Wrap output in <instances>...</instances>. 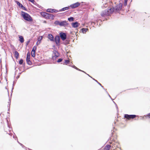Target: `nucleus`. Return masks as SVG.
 <instances>
[{"label": "nucleus", "mask_w": 150, "mask_h": 150, "mask_svg": "<svg viewBox=\"0 0 150 150\" xmlns=\"http://www.w3.org/2000/svg\"><path fill=\"white\" fill-rule=\"evenodd\" d=\"M69 9V7H65L63 8H62V9L60 10L59 11H64L66 10H68Z\"/></svg>", "instance_id": "19"}, {"label": "nucleus", "mask_w": 150, "mask_h": 150, "mask_svg": "<svg viewBox=\"0 0 150 150\" xmlns=\"http://www.w3.org/2000/svg\"><path fill=\"white\" fill-rule=\"evenodd\" d=\"M122 4L121 3H119L117 4L115 8L114 12L115 13H117L119 12L122 9Z\"/></svg>", "instance_id": "3"}, {"label": "nucleus", "mask_w": 150, "mask_h": 150, "mask_svg": "<svg viewBox=\"0 0 150 150\" xmlns=\"http://www.w3.org/2000/svg\"><path fill=\"white\" fill-rule=\"evenodd\" d=\"M58 11H59L58 10H56V9H53V10H52V13L53 12L57 13V12H58Z\"/></svg>", "instance_id": "30"}, {"label": "nucleus", "mask_w": 150, "mask_h": 150, "mask_svg": "<svg viewBox=\"0 0 150 150\" xmlns=\"http://www.w3.org/2000/svg\"><path fill=\"white\" fill-rule=\"evenodd\" d=\"M42 39V36H40L38 38V42H37V44H38V42H39V44H40V41Z\"/></svg>", "instance_id": "20"}, {"label": "nucleus", "mask_w": 150, "mask_h": 150, "mask_svg": "<svg viewBox=\"0 0 150 150\" xmlns=\"http://www.w3.org/2000/svg\"><path fill=\"white\" fill-rule=\"evenodd\" d=\"M35 51H32V52H31V54L32 56L33 57H35Z\"/></svg>", "instance_id": "21"}, {"label": "nucleus", "mask_w": 150, "mask_h": 150, "mask_svg": "<svg viewBox=\"0 0 150 150\" xmlns=\"http://www.w3.org/2000/svg\"><path fill=\"white\" fill-rule=\"evenodd\" d=\"M53 9H51V8H49L47 10V11L48 12L50 13H52V10Z\"/></svg>", "instance_id": "25"}, {"label": "nucleus", "mask_w": 150, "mask_h": 150, "mask_svg": "<svg viewBox=\"0 0 150 150\" xmlns=\"http://www.w3.org/2000/svg\"><path fill=\"white\" fill-rule=\"evenodd\" d=\"M26 61L28 65H31L32 64V62L30 61V53L29 52H28L27 54Z\"/></svg>", "instance_id": "5"}, {"label": "nucleus", "mask_w": 150, "mask_h": 150, "mask_svg": "<svg viewBox=\"0 0 150 150\" xmlns=\"http://www.w3.org/2000/svg\"><path fill=\"white\" fill-rule=\"evenodd\" d=\"M21 8L22 9H23L24 10H26V8H25V7L24 6H23V5H22V6L21 7Z\"/></svg>", "instance_id": "31"}, {"label": "nucleus", "mask_w": 150, "mask_h": 150, "mask_svg": "<svg viewBox=\"0 0 150 150\" xmlns=\"http://www.w3.org/2000/svg\"><path fill=\"white\" fill-rule=\"evenodd\" d=\"M41 15L45 18L48 19L53 20L54 17V16L53 15L45 12H41Z\"/></svg>", "instance_id": "2"}, {"label": "nucleus", "mask_w": 150, "mask_h": 150, "mask_svg": "<svg viewBox=\"0 0 150 150\" xmlns=\"http://www.w3.org/2000/svg\"><path fill=\"white\" fill-rule=\"evenodd\" d=\"M68 25L67 21H65L60 22V25L61 26H65Z\"/></svg>", "instance_id": "11"}, {"label": "nucleus", "mask_w": 150, "mask_h": 150, "mask_svg": "<svg viewBox=\"0 0 150 150\" xmlns=\"http://www.w3.org/2000/svg\"><path fill=\"white\" fill-rule=\"evenodd\" d=\"M23 62V60L22 59H21L19 61V64H22Z\"/></svg>", "instance_id": "28"}, {"label": "nucleus", "mask_w": 150, "mask_h": 150, "mask_svg": "<svg viewBox=\"0 0 150 150\" xmlns=\"http://www.w3.org/2000/svg\"><path fill=\"white\" fill-rule=\"evenodd\" d=\"M21 16L25 20L28 22H32L33 21L32 18L29 14L25 12L21 11Z\"/></svg>", "instance_id": "1"}, {"label": "nucleus", "mask_w": 150, "mask_h": 150, "mask_svg": "<svg viewBox=\"0 0 150 150\" xmlns=\"http://www.w3.org/2000/svg\"><path fill=\"white\" fill-rule=\"evenodd\" d=\"M81 5V3L77 2L71 5L69 7L72 8H77Z\"/></svg>", "instance_id": "6"}, {"label": "nucleus", "mask_w": 150, "mask_h": 150, "mask_svg": "<svg viewBox=\"0 0 150 150\" xmlns=\"http://www.w3.org/2000/svg\"><path fill=\"white\" fill-rule=\"evenodd\" d=\"M48 38L51 41L54 40V37L51 34H50L48 35Z\"/></svg>", "instance_id": "14"}, {"label": "nucleus", "mask_w": 150, "mask_h": 150, "mask_svg": "<svg viewBox=\"0 0 150 150\" xmlns=\"http://www.w3.org/2000/svg\"><path fill=\"white\" fill-rule=\"evenodd\" d=\"M114 8H111L108 10H107L109 12V15H110L113 12H114Z\"/></svg>", "instance_id": "12"}, {"label": "nucleus", "mask_w": 150, "mask_h": 150, "mask_svg": "<svg viewBox=\"0 0 150 150\" xmlns=\"http://www.w3.org/2000/svg\"><path fill=\"white\" fill-rule=\"evenodd\" d=\"M60 22H59V21H56L54 22V23L56 25H60Z\"/></svg>", "instance_id": "24"}, {"label": "nucleus", "mask_w": 150, "mask_h": 150, "mask_svg": "<svg viewBox=\"0 0 150 150\" xmlns=\"http://www.w3.org/2000/svg\"><path fill=\"white\" fill-rule=\"evenodd\" d=\"M76 69H77V68L76 67Z\"/></svg>", "instance_id": "40"}, {"label": "nucleus", "mask_w": 150, "mask_h": 150, "mask_svg": "<svg viewBox=\"0 0 150 150\" xmlns=\"http://www.w3.org/2000/svg\"><path fill=\"white\" fill-rule=\"evenodd\" d=\"M29 42V41H28V43L27 44V45H28V43Z\"/></svg>", "instance_id": "37"}, {"label": "nucleus", "mask_w": 150, "mask_h": 150, "mask_svg": "<svg viewBox=\"0 0 150 150\" xmlns=\"http://www.w3.org/2000/svg\"><path fill=\"white\" fill-rule=\"evenodd\" d=\"M36 49H37V47L36 46H34L33 47L32 51H35V50H36Z\"/></svg>", "instance_id": "27"}, {"label": "nucleus", "mask_w": 150, "mask_h": 150, "mask_svg": "<svg viewBox=\"0 0 150 150\" xmlns=\"http://www.w3.org/2000/svg\"><path fill=\"white\" fill-rule=\"evenodd\" d=\"M19 41L21 42V43H23L24 41V40L23 37L22 36H20L19 37Z\"/></svg>", "instance_id": "18"}, {"label": "nucleus", "mask_w": 150, "mask_h": 150, "mask_svg": "<svg viewBox=\"0 0 150 150\" xmlns=\"http://www.w3.org/2000/svg\"><path fill=\"white\" fill-rule=\"evenodd\" d=\"M127 0H125V5H126L127 4Z\"/></svg>", "instance_id": "32"}, {"label": "nucleus", "mask_w": 150, "mask_h": 150, "mask_svg": "<svg viewBox=\"0 0 150 150\" xmlns=\"http://www.w3.org/2000/svg\"><path fill=\"white\" fill-rule=\"evenodd\" d=\"M60 36L63 41H64L67 38V35L66 33L61 32L59 34Z\"/></svg>", "instance_id": "7"}, {"label": "nucleus", "mask_w": 150, "mask_h": 150, "mask_svg": "<svg viewBox=\"0 0 150 150\" xmlns=\"http://www.w3.org/2000/svg\"><path fill=\"white\" fill-rule=\"evenodd\" d=\"M55 41L56 44L59 45L60 42V38L59 36H56L55 38Z\"/></svg>", "instance_id": "9"}, {"label": "nucleus", "mask_w": 150, "mask_h": 150, "mask_svg": "<svg viewBox=\"0 0 150 150\" xmlns=\"http://www.w3.org/2000/svg\"><path fill=\"white\" fill-rule=\"evenodd\" d=\"M101 15L102 17H104L109 15V12H108V11L107 10L103 11L101 13Z\"/></svg>", "instance_id": "8"}, {"label": "nucleus", "mask_w": 150, "mask_h": 150, "mask_svg": "<svg viewBox=\"0 0 150 150\" xmlns=\"http://www.w3.org/2000/svg\"><path fill=\"white\" fill-rule=\"evenodd\" d=\"M111 146L110 145H106L104 147V150H109L111 148Z\"/></svg>", "instance_id": "13"}, {"label": "nucleus", "mask_w": 150, "mask_h": 150, "mask_svg": "<svg viewBox=\"0 0 150 150\" xmlns=\"http://www.w3.org/2000/svg\"><path fill=\"white\" fill-rule=\"evenodd\" d=\"M99 83V85H101V84L100 83Z\"/></svg>", "instance_id": "38"}, {"label": "nucleus", "mask_w": 150, "mask_h": 150, "mask_svg": "<svg viewBox=\"0 0 150 150\" xmlns=\"http://www.w3.org/2000/svg\"><path fill=\"white\" fill-rule=\"evenodd\" d=\"M62 59H61V58L59 59L57 61V62L58 63L61 62L62 61Z\"/></svg>", "instance_id": "29"}, {"label": "nucleus", "mask_w": 150, "mask_h": 150, "mask_svg": "<svg viewBox=\"0 0 150 150\" xmlns=\"http://www.w3.org/2000/svg\"><path fill=\"white\" fill-rule=\"evenodd\" d=\"M31 2H32V3H34V0H28Z\"/></svg>", "instance_id": "33"}, {"label": "nucleus", "mask_w": 150, "mask_h": 150, "mask_svg": "<svg viewBox=\"0 0 150 150\" xmlns=\"http://www.w3.org/2000/svg\"><path fill=\"white\" fill-rule=\"evenodd\" d=\"M8 135H9V136H10L11 137V136H10V134H8Z\"/></svg>", "instance_id": "39"}, {"label": "nucleus", "mask_w": 150, "mask_h": 150, "mask_svg": "<svg viewBox=\"0 0 150 150\" xmlns=\"http://www.w3.org/2000/svg\"><path fill=\"white\" fill-rule=\"evenodd\" d=\"M147 116L149 118H150V113H149Z\"/></svg>", "instance_id": "34"}, {"label": "nucleus", "mask_w": 150, "mask_h": 150, "mask_svg": "<svg viewBox=\"0 0 150 150\" xmlns=\"http://www.w3.org/2000/svg\"><path fill=\"white\" fill-rule=\"evenodd\" d=\"M68 20L70 21H73L74 20V18L73 17H71L68 18Z\"/></svg>", "instance_id": "23"}, {"label": "nucleus", "mask_w": 150, "mask_h": 150, "mask_svg": "<svg viewBox=\"0 0 150 150\" xmlns=\"http://www.w3.org/2000/svg\"><path fill=\"white\" fill-rule=\"evenodd\" d=\"M137 117V116L134 115H129L128 114H125L124 117L127 120H129L132 119H133Z\"/></svg>", "instance_id": "4"}, {"label": "nucleus", "mask_w": 150, "mask_h": 150, "mask_svg": "<svg viewBox=\"0 0 150 150\" xmlns=\"http://www.w3.org/2000/svg\"><path fill=\"white\" fill-rule=\"evenodd\" d=\"M72 27L74 28H77L80 25V24L77 22L73 23L71 24Z\"/></svg>", "instance_id": "10"}, {"label": "nucleus", "mask_w": 150, "mask_h": 150, "mask_svg": "<svg viewBox=\"0 0 150 150\" xmlns=\"http://www.w3.org/2000/svg\"><path fill=\"white\" fill-rule=\"evenodd\" d=\"M69 60H65L64 64H65L67 65L69 63Z\"/></svg>", "instance_id": "26"}, {"label": "nucleus", "mask_w": 150, "mask_h": 150, "mask_svg": "<svg viewBox=\"0 0 150 150\" xmlns=\"http://www.w3.org/2000/svg\"><path fill=\"white\" fill-rule=\"evenodd\" d=\"M55 55L52 57V59H55L59 56V54L57 52H56L55 53Z\"/></svg>", "instance_id": "17"}, {"label": "nucleus", "mask_w": 150, "mask_h": 150, "mask_svg": "<svg viewBox=\"0 0 150 150\" xmlns=\"http://www.w3.org/2000/svg\"><path fill=\"white\" fill-rule=\"evenodd\" d=\"M76 29V33H76V32H77V29Z\"/></svg>", "instance_id": "36"}, {"label": "nucleus", "mask_w": 150, "mask_h": 150, "mask_svg": "<svg viewBox=\"0 0 150 150\" xmlns=\"http://www.w3.org/2000/svg\"><path fill=\"white\" fill-rule=\"evenodd\" d=\"M16 3L17 4V5L19 7H21L22 6V5L18 1H16Z\"/></svg>", "instance_id": "22"}, {"label": "nucleus", "mask_w": 150, "mask_h": 150, "mask_svg": "<svg viewBox=\"0 0 150 150\" xmlns=\"http://www.w3.org/2000/svg\"><path fill=\"white\" fill-rule=\"evenodd\" d=\"M14 55L16 59H17L19 56V54L17 51H15L14 52Z\"/></svg>", "instance_id": "16"}, {"label": "nucleus", "mask_w": 150, "mask_h": 150, "mask_svg": "<svg viewBox=\"0 0 150 150\" xmlns=\"http://www.w3.org/2000/svg\"><path fill=\"white\" fill-rule=\"evenodd\" d=\"M104 6L105 7H107V5L106 4H105V6Z\"/></svg>", "instance_id": "35"}, {"label": "nucleus", "mask_w": 150, "mask_h": 150, "mask_svg": "<svg viewBox=\"0 0 150 150\" xmlns=\"http://www.w3.org/2000/svg\"><path fill=\"white\" fill-rule=\"evenodd\" d=\"M87 31H88V29H81L80 32V33L82 32L83 33H86Z\"/></svg>", "instance_id": "15"}]
</instances>
